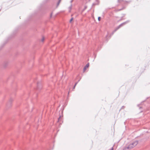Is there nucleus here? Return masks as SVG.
Instances as JSON below:
<instances>
[{"mask_svg": "<svg viewBox=\"0 0 150 150\" xmlns=\"http://www.w3.org/2000/svg\"><path fill=\"white\" fill-rule=\"evenodd\" d=\"M8 64V62H4V66H6L7 64Z\"/></svg>", "mask_w": 150, "mask_h": 150, "instance_id": "6e6552de", "label": "nucleus"}, {"mask_svg": "<svg viewBox=\"0 0 150 150\" xmlns=\"http://www.w3.org/2000/svg\"><path fill=\"white\" fill-rule=\"evenodd\" d=\"M128 147L126 146L124 147V148L123 149V150H129L130 149H129V148H128Z\"/></svg>", "mask_w": 150, "mask_h": 150, "instance_id": "20e7f679", "label": "nucleus"}, {"mask_svg": "<svg viewBox=\"0 0 150 150\" xmlns=\"http://www.w3.org/2000/svg\"><path fill=\"white\" fill-rule=\"evenodd\" d=\"M124 108V106H122V108H122H122Z\"/></svg>", "mask_w": 150, "mask_h": 150, "instance_id": "f3484780", "label": "nucleus"}, {"mask_svg": "<svg viewBox=\"0 0 150 150\" xmlns=\"http://www.w3.org/2000/svg\"><path fill=\"white\" fill-rule=\"evenodd\" d=\"M71 6H72V5L71 4V6L70 7H69V11H70V10L71 9Z\"/></svg>", "mask_w": 150, "mask_h": 150, "instance_id": "0eeeda50", "label": "nucleus"}, {"mask_svg": "<svg viewBox=\"0 0 150 150\" xmlns=\"http://www.w3.org/2000/svg\"><path fill=\"white\" fill-rule=\"evenodd\" d=\"M75 86V85H74V88H75V86Z\"/></svg>", "mask_w": 150, "mask_h": 150, "instance_id": "a211bd4d", "label": "nucleus"}, {"mask_svg": "<svg viewBox=\"0 0 150 150\" xmlns=\"http://www.w3.org/2000/svg\"><path fill=\"white\" fill-rule=\"evenodd\" d=\"M13 100L12 98H10L9 100V103H11L12 101Z\"/></svg>", "mask_w": 150, "mask_h": 150, "instance_id": "39448f33", "label": "nucleus"}, {"mask_svg": "<svg viewBox=\"0 0 150 150\" xmlns=\"http://www.w3.org/2000/svg\"><path fill=\"white\" fill-rule=\"evenodd\" d=\"M42 88V87H41H41H40V88Z\"/></svg>", "mask_w": 150, "mask_h": 150, "instance_id": "aec40b11", "label": "nucleus"}, {"mask_svg": "<svg viewBox=\"0 0 150 150\" xmlns=\"http://www.w3.org/2000/svg\"><path fill=\"white\" fill-rule=\"evenodd\" d=\"M73 1V0H71V3H72V2Z\"/></svg>", "mask_w": 150, "mask_h": 150, "instance_id": "6ab92c4d", "label": "nucleus"}, {"mask_svg": "<svg viewBox=\"0 0 150 150\" xmlns=\"http://www.w3.org/2000/svg\"><path fill=\"white\" fill-rule=\"evenodd\" d=\"M123 1V0H118V1L119 2H121Z\"/></svg>", "mask_w": 150, "mask_h": 150, "instance_id": "9d476101", "label": "nucleus"}, {"mask_svg": "<svg viewBox=\"0 0 150 150\" xmlns=\"http://www.w3.org/2000/svg\"><path fill=\"white\" fill-rule=\"evenodd\" d=\"M121 10V9L119 10V11H120V10Z\"/></svg>", "mask_w": 150, "mask_h": 150, "instance_id": "412c9836", "label": "nucleus"}, {"mask_svg": "<svg viewBox=\"0 0 150 150\" xmlns=\"http://www.w3.org/2000/svg\"><path fill=\"white\" fill-rule=\"evenodd\" d=\"M113 147H112L110 150H113Z\"/></svg>", "mask_w": 150, "mask_h": 150, "instance_id": "2eb2a0df", "label": "nucleus"}, {"mask_svg": "<svg viewBox=\"0 0 150 150\" xmlns=\"http://www.w3.org/2000/svg\"><path fill=\"white\" fill-rule=\"evenodd\" d=\"M39 83H38V88H39Z\"/></svg>", "mask_w": 150, "mask_h": 150, "instance_id": "4468645a", "label": "nucleus"}, {"mask_svg": "<svg viewBox=\"0 0 150 150\" xmlns=\"http://www.w3.org/2000/svg\"><path fill=\"white\" fill-rule=\"evenodd\" d=\"M89 66V63H88L83 68V72H84L86 70V68H87Z\"/></svg>", "mask_w": 150, "mask_h": 150, "instance_id": "7ed1b4c3", "label": "nucleus"}, {"mask_svg": "<svg viewBox=\"0 0 150 150\" xmlns=\"http://www.w3.org/2000/svg\"><path fill=\"white\" fill-rule=\"evenodd\" d=\"M60 117L61 116H60L59 118H58V122H59L60 120Z\"/></svg>", "mask_w": 150, "mask_h": 150, "instance_id": "ddd939ff", "label": "nucleus"}, {"mask_svg": "<svg viewBox=\"0 0 150 150\" xmlns=\"http://www.w3.org/2000/svg\"><path fill=\"white\" fill-rule=\"evenodd\" d=\"M141 107H139V109H140V108H141Z\"/></svg>", "mask_w": 150, "mask_h": 150, "instance_id": "4be33fe9", "label": "nucleus"}, {"mask_svg": "<svg viewBox=\"0 0 150 150\" xmlns=\"http://www.w3.org/2000/svg\"><path fill=\"white\" fill-rule=\"evenodd\" d=\"M138 144V141H135L133 142L132 143H130L127 146L128 147V148H129V149H130V150L135 147L137 144Z\"/></svg>", "mask_w": 150, "mask_h": 150, "instance_id": "f257e3e1", "label": "nucleus"}, {"mask_svg": "<svg viewBox=\"0 0 150 150\" xmlns=\"http://www.w3.org/2000/svg\"><path fill=\"white\" fill-rule=\"evenodd\" d=\"M101 19V18L100 17H99L98 18V20L99 21H100Z\"/></svg>", "mask_w": 150, "mask_h": 150, "instance_id": "9b49d317", "label": "nucleus"}, {"mask_svg": "<svg viewBox=\"0 0 150 150\" xmlns=\"http://www.w3.org/2000/svg\"><path fill=\"white\" fill-rule=\"evenodd\" d=\"M77 83H78V82H77L75 84V86H76V84H77Z\"/></svg>", "mask_w": 150, "mask_h": 150, "instance_id": "dca6fc26", "label": "nucleus"}, {"mask_svg": "<svg viewBox=\"0 0 150 150\" xmlns=\"http://www.w3.org/2000/svg\"><path fill=\"white\" fill-rule=\"evenodd\" d=\"M129 22V21H127L125 22H124L119 25L117 28L113 31L112 34V35L117 30L120 28L121 27L123 26L124 25H125Z\"/></svg>", "mask_w": 150, "mask_h": 150, "instance_id": "f03ea898", "label": "nucleus"}, {"mask_svg": "<svg viewBox=\"0 0 150 150\" xmlns=\"http://www.w3.org/2000/svg\"><path fill=\"white\" fill-rule=\"evenodd\" d=\"M73 19V18H71V19L70 20V22H71V21H72V20Z\"/></svg>", "mask_w": 150, "mask_h": 150, "instance_id": "f8f14e48", "label": "nucleus"}, {"mask_svg": "<svg viewBox=\"0 0 150 150\" xmlns=\"http://www.w3.org/2000/svg\"><path fill=\"white\" fill-rule=\"evenodd\" d=\"M61 0H59V1H58L57 3V6H58L59 5V3L60 2Z\"/></svg>", "mask_w": 150, "mask_h": 150, "instance_id": "423d86ee", "label": "nucleus"}, {"mask_svg": "<svg viewBox=\"0 0 150 150\" xmlns=\"http://www.w3.org/2000/svg\"><path fill=\"white\" fill-rule=\"evenodd\" d=\"M45 40L44 38V37H42V38L41 39V41L42 42H43Z\"/></svg>", "mask_w": 150, "mask_h": 150, "instance_id": "1a4fd4ad", "label": "nucleus"}]
</instances>
